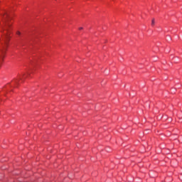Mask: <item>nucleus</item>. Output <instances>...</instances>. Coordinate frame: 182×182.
<instances>
[{
	"label": "nucleus",
	"mask_w": 182,
	"mask_h": 182,
	"mask_svg": "<svg viewBox=\"0 0 182 182\" xmlns=\"http://www.w3.org/2000/svg\"><path fill=\"white\" fill-rule=\"evenodd\" d=\"M9 43V36L6 34L4 40V43L1 44L0 49V62H4L5 55H6V50H8V45Z\"/></svg>",
	"instance_id": "1"
},
{
	"label": "nucleus",
	"mask_w": 182,
	"mask_h": 182,
	"mask_svg": "<svg viewBox=\"0 0 182 182\" xmlns=\"http://www.w3.org/2000/svg\"><path fill=\"white\" fill-rule=\"evenodd\" d=\"M9 21H11V17L8 14H6V15L4 16V21H3L6 28H5L6 31H8V28H9L12 25L11 23H9Z\"/></svg>",
	"instance_id": "2"
},
{
	"label": "nucleus",
	"mask_w": 182,
	"mask_h": 182,
	"mask_svg": "<svg viewBox=\"0 0 182 182\" xmlns=\"http://www.w3.org/2000/svg\"><path fill=\"white\" fill-rule=\"evenodd\" d=\"M154 20L153 19L151 21V26H154Z\"/></svg>",
	"instance_id": "3"
},
{
	"label": "nucleus",
	"mask_w": 182,
	"mask_h": 182,
	"mask_svg": "<svg viewBox=\"0 0 182 182\" xmlns=\"http://www.w3.org/2000/svg\"><path fill=\"white\" fill-rule=\"evenodd\" d=\"M14 82H15V83H18V79H16V80H14Z\"/></svg>",
	"instance_id": "4"
},
{
	"label": "nucleus",
	"mask_w": 182,
	"mask_h": 182,
	"mask_svg": "<svg viewBox=\"0 0 182 182\" xmlns=\"http://www.w3.org/2000/svg\"><path fill=\"white\" fill-rule=\"evenodd\" d=\"M82 29H83V27H80V28H79V30H80V31H82Z\"/></svg>",
	"instance_id": "5"
},
{
	"label": "nucleus",
	"mask_w": 182,
	"mask_h": 182,
	"mask_svg": "<svg viewBox=\"0 0 182 182\" xmlns=\"http://www.w3.org/2000/svg\"><path fill=\"white\" fill-rule=\"evenodd\" d=\"M17 35H21V33L19 31H17Z\"/></svg>",
	"instance_id": "6"
},
{
	"label": "nucleus",
	"mask_w": 182,
	"mask_h": 182,
	"mask_svg": "<svg viewBox=\"0 0 182 182\" xmlns=\"http://www.w3.org/2000/svg\"><path fill=\"white\" fill-rule=\"evenodd\" d=\"M18 79H22V77H19V78Z\"/></svg>",
	"instance_id": "7"
},
{
	"label": "nucleus",
	"mask_w": 182,
	"mask_h": 182,
	"mask_svg": "<svg viewBox=\"0 0 182 182\" xmlns=\"http://www.w3.org/2000/svg\"><path fill=\"white\" fill-rule=\"evenodd\" d=\"M23 76H25V74H23Z\"/></svg>",
	"instance_id": "8"
}]
</instances>
